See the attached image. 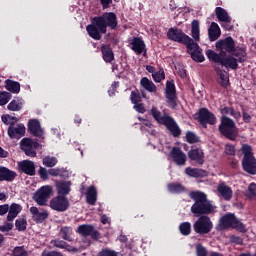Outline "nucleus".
<instances>
[{"mask_svg":"<svg viewBox=\"0 0 256 256\" xmlns=\"http://www.w3.org/2000/svg\"><path fill=\"white\" fill-rule=\"evenodd\" d=\"M167 37L171 41L186 45L187 52L191 55L194 61H197L198 63H203V61H205V56H203V52L201 48H199V44L195 43V41L185 34L183 30L179 28H170L167 32Z\"/></svg>","mask_w":256,"mask_h":256,"instance_id":"nucleus-1","label":"nucleus"},{"mask_svg":"<svg viewBox=\"0 0 256 256\" xmlns=\"http://www.w3.org/2000/svg\"><path fill=\"white\" fill-rule=\"evenodd\" d=\"M107 27H117V15L112 12L104 13L102 16L94 17L92 23L86 27L87 33L95 41H100L101 34L107 33Z\"/></svg>","mask_w":256,"mask_h":256,"instance_id":"nucleus-2","label":"nucleus"},{"mask_svg":"<svg viewBox=\"0 0 256 256\" xmlns=\"http://www.w3.org/2000/svg\"><path fill=\"white\" fill-rule=\"evenodd\" d=\"M190 197L195 201L191 207V212L194 215H211V213H215V206L207 199L206 193L194 191L190 193Z\"/></svg>","mask_w":256,"mask_h":256,"instance_id":"nucleus-3","label":"nucleus"},{"mask_svg":"<svg viewBox=\"0 0 256 256\" xmlns=\"http://www.w3.org/2000/svg\"><path fill=\"white\" fill-rule=\"evenodd\" d=\"M151 115L154 117L155 121L165 125L174 137H179V135H181V129H179L177 122H175L172 117L167 114H162L155 106L151 108Z\"/></svg>","mask_w":256,"mask_h":256,"instance_id":"nucleus-4","label":"nucleus"},{"mask_svg":"<svg viewBox=\"0 0 256 256\" xmlns=\"http://www.w3.org/2000/svg\"><path fill=\"white\" fill-rule=\"evenodd\" d=\"M219 131L230 141H235L239 137V129H237L235 122L227 116H222Z\"/></svg>","mask_w":256,"mask_h":256,"instance_id":"nucleus-5","label":"nucleus"},{"mask_svg":"<svg viewBox=\"0 0 256 256\" xmlns=\"http://www.w3.org/2000/svg\"><path fill=\"white\" fill-rule=\"evenodd\" d=\"M219 229H237L238 231H245V225L235 217L234 214H226L220 219Z\"/></svg>","mask_w":256,"mask_h":256,"instance_id":"nucleus-6","label":"nucleus"},{"mask_svg":"<svg viewBox=\"0 0 256 256\" xmlns=\"http://www.w3.org/2000/svg\"><path fill=\"white\" fill-rule=\"evenodd\" d=\"M193 229L198 235H207L213 230V221L209 216H200L193 224Z\"/></svg>","mask_w":256,"mask_h":256,"instance_id":"nucleus-7","label":"nucleus"},{"mask_svg":"<svg viewBox=\"0 0 256 256\" xmlns=\"http://www.w3.org/2000/svg\"><path fill=\"white\" fill-rule=\"evenodd\" d=\"M51 195H53V186L46 185L42 186L34 193L33 199L37 205L43 206L47 205Z\"/></svg>","mask_w":256,"mask_h":256,"instance_id":"nucleus-8","label":"nucleus"},{"mask_svg":"<svg viewBox=\"0 0 256 256\" xmlns=\"http://www.w3.org/2000/svg\"><path fill=\"white\" fill-rule=\"evenodd\" d=\"M70 205L69 199H67L65 196H56L50 200V207L59 213L67 211Z\"/></svg>","mask_w":256,"mask_h":256,"instance_id":"nucleus-9","label":"nucleus"},{"mask_svg":"<svg viewBox=\"0 0 256 256\" xmlns=\"http://www.w3.org/2000/svg\"><path fill=\"white\" fill-rule=\"evenodd\" d=\"M21 149L28 157H36L35 149H39V144L30 138H24L21 141Z\"/></svg>","mask_w":256,"mask_h":256,"instance_id":"nucleus-10","label":"nucleus"},{"mask_svg":"<svg viewBox=\"0 0 256 256\" xmlns=\"http://www.w3.org/2000/svg\"><path fill=\"white\" fill-rule=\"evenodd\" d=\"M198 121L201 125L207 127V123L209 125H215L217 123V118L215 117V114L211 113L206 108H202L199 111Z\"/></svg>","mask_w":256,"mask_h":256,"instance_id":"nucleus-11","label":"nucleus"},{"mask_svg":"<svg viewBox=\"0 0 256 256\" xmlns=\"http://www.w3.org/2000/svg\"><path fill=\"white\" fill-rule=\"evenodd\" d=\"M216 48L223 56L225 55V51L227 53H233L235 51V41H233V38L227 37L224 40L216 42Z\"/></svg>","mask_w":256,"mask_h":256,"instance_id":"nucleus-12","label":"nucleus"},{"mask_svg":"<svg viewBox=\"0 0 256 256\" xmlns=\"http://www.w3.org/2000/svg\"><path fill=\"white\" fill-rule=\"evenodd\" d=\"M166 99L169 107L174 109L175 105H177V95L175 93V84L171 81L166 83Z\"/></svg>","mask_w":256,"mask_h":256,"instance_id":"nucleus-13","label":"nucleus"},{"mask_svg":"<svg viewBox=\"0 0 256 256\" xmlns=\"http://www.w3.org/2000/svg\"><path fill=\"white\" fill-rule=\"evenodd\" d=\"M8 135L10 139H21L25 135V125L11 124L8 128Z\"/></svg>","mask_w":256,"mask_h":256,"instance_id":"nucleus-14","label":"nucleus"},{"mask_svg":"<svg viewBox=\"0 0 256 256\" xmlns=\"http://www.w3.org/2000/svg\"><path fill=\"white\" fill-rule=\"evenodd\" d=\"M30 213L32 215L33 221L36 223H43L47 217H49V212L47 210H39L37 207H31Z\"/></svg>","mask_w":256,"mask_h":256,"instance_id":"nucleus-15","label":"nucleus"},{"mask_svg":"<svg viewBox=\"0 0 256 256\" xmlns=\"http://www.w3.org/2000/svg\"><path fill=\"white\" fill-rule=\"evenodd\" d=\"M170 156L172 157L174 162L178 165H185V163L187 162V156L185 155V153H183V151H181V149L177 147H174L171 150Z\"/></svg>","mask_w":256,"mask_h":256,"instance_id":"nucleus-16","label":"nucleus"},{"mask_svg":"<svg viewBox=\"0 0 256 256\" xmlns=\"http://www.w3.org/2000/svg\"><path fill=\"white\" fill-rule=\"evenodd\" d=\"M189 159L192 161H196L199 165H203L205 163V154L203 153V150L199 148L191 149L188 152Z\"/></svg>","mask_w":256,"mask_h":256,"instance_id":"nucleus-17","label":"nucleus"},{"mask_svg":"<svg viewBox=\"0 0 256 256\" xmlns=\"http://www.w3.org/2000/svg\"><path fill=\"white\" fill-rule=\"evenodd\" d=\"M56 189L59 196L65 197L71 193V182L58 181L56 182Z\"/></svg>","mask_w":256,"mask_h":256,"instance_id":"nucleus-18","label":"nucleus"},{"mask_svg":"<svg viewBox=\"0 0 256 256\" xmlns=\"http://www.w3.org/2000/svg\"><path fill=\"white\" fill-rule=\"evenodd\" d=\"M18 167L23 173H26V175H35V163H33V161L24 160L19 162Z\"/></svg>","mask_w":256,"mask_h":256,"instance_id":"nucleus-19","label":"nucleus"},{"mask_svg":"<svg viewBox=\"0 0 256 256\" xmlns=\"http://www.w3.org/2000/svg\"><path fill=\"white\" fill-rule=\"evenodd\" d=\"M51 245L58 249H66L69 253H77L79 251L76 247H73L67 244V242L59 239L51 240Z\"/></svg>","mask_w":256,"mask_h":256,"instance_id":"nucleus-20","label":"nucleus"},{"mask_svg":"<svg viewBox=\"0 0 256 256\" xmlns=\"http://www.w3.org/2000/svg\"><path fill=\"white\" fill-rule=\"evenodd\" d=\"M28 129L34 137H43V129H41V124L37 120H30Z\"/></svg>","mask_w":256,"mask_h":256,"instance_id":"nucleus-21","label":"nucleus"},{"mask_svg":"<svg viewBox=\"0 0 256 256\" xmlns=\"http://www.w3.org/2000/svg\"><path fill=\"white\" fill-rule=\"evenodd\" d=\"M242 165L244 171L246 173H250V175H256V159L254 158H248L246 160H242Z\"/></svg>","mask_w":256,"mask_h":256,"instance_id":"nucleus-22","label":"nucleus"},{"mask_svg":"<svg viewBox=\"0 0 256 256\" xmlns=\"http://www.w3.org/2000/svg\"><path fill=\"white\" fill-rule=\"evenodd\" d=\"M217 191L225 201H231V198L233 197V190L229 186L220 184L217 187Z\"/></svg>","mask_w":256,"mask_h":256,"instance_id":"nucleus-23","label":"nucleus"},{"mask_svg":"<svg viewBox=\"0 0 256 256\" xmlns=\"http://www.w3.org/2000/svg\"><path fill=\"white\" fill-rule=\"evenodd\" d=\"M131 45V49L134 50L137 55H141V53L145 51V42L141 38H133Z\"/></svg>","mask_w":256,"mask_h":256,"instance_id":"nucleus-24","label":"nucleus"},{"mask_svg":"<svg viewBox=\"0 0 256 256\" xmlns=\"http://www.w3.org/2000/svg\"><path fill=\"white\" fill-rule=\"evenodd\" d=\"M208 35L210 41H217L219 37H221V28H219V24L212 22L210 28L208 29Z\"/></svg>","mask_w":256,"mask_h":256,"instance_id":"nucleus-25","label":"nucleus"},{"mask_svg":"<svg viewBox=\"0 0 256 256\" xmlns=\"http://www.w3.org/2000/svg\"><path fill=\"white\" fill-rule=\"evenodd\" d=\"M140 85L149 93H157V86H155V83H153V81L149 80L147 77H143L141 79Z\"/></svg>","mask_w":256,"mask_h":256,"instance_id":"nucleus-26","label":"nucleus"},{"mask_svg":"<svg viewBox=\"0 0 256 256\" xmlns=\"http://www.w3.org/2000/svg\"><path fill=\"white\" fill-rule=\"evenodd\" d=\"M17 174L5 167H0V181H13Z\"/></svg>","mask_w":256,"mask_h":256,"instance_id":"nucleus-27","label":"nucleus"},{"mask_svg":"<svg viewBox=\"0 0 256 256\" xmlns=\"http://www.w3.org/2000/svg\"><path fill=\"white\" fill-rule=\"evenodd\" d=\"M23 208L21 205L13 203L8 209L7 221H13Z\"/></svg>","mask_w":256,"mask_h":256,"instance_id":"nucleus-28","label":"nucleus"},{"mask_svg":"<svg viewBox=\"0 0 256 256\" xmlns=\"http://www.w3.org/2000/svg\"><path fill=\"white\" fill-rule=\"evenodd\" d=\"M220 65H223L224 67H229L230 69H237V67H239V64H237L236 58L232 56L225 58V55L222 56Z\"/></svg>","mask_w":256,"mask_h":256,"instance_id":"nucleus-29","label":"nucleus"},{"mask_svg":"<svg viewBox=\"0 0 256 256\" xmlns=\"http://www.w3.org/2000/svg\"><path fill=\"white\" fill-rule=\"evenodd\" d=\"M216 16L222 23H231V17L227 11L221 7H217L215 10Z\"/></svg>","mask_w":256,"mask_h":256,"instance_id":"nucleus-30","label":"nucleus"},{"mask_svg":"<svg viewBox=\"0 0 256 256\" xmlns=\"http://www.w3.org/2000/svg\"><path fill=\"white\" fill-rule=\"evenodd\" d=\"M86 201L89 205H95L97 203V189L95 187H89L86 194Z\"/></svg>","mask_w":256,"mask_h":256,"instance_id":"nucleus-31","label":"nucleus"},{"mask_svg":"<svg viewBox=\"0 0 256 256\" xmlns=\"http://www.w3.org/2000/svg\"><path fill=\"white\" fill-rule=\"evenodd\" d=\"M101 52H102V55H103V59L106 63H111V61H113V59H115V56L113 54V50H111V48H109V46L103 45L101 47Z\"/></svg>","mask_w":256,"mask_h":256,"instance_id":"nucleus-32","label":"nucleus"},{"mask_svg":"<svg viewBox=\"0 0 256 256\" xmlns=\"http://www.w3.org/2000/svg\"><path fill=\"white\" fill-rule=\"evenodd\" d=\"M59 235L64 241H73V238L71 237V235H73V229L69 226H63L60 229Z\"/></svg>","mask_w":256,"mask_h":256,"instance_id":"nucleus-33","label":"nucleus"},{"mask_svg":"<svg viewBox=\"0 0 256 256\" xmlns=\"http://www.w3.org/2000/svg\"><path fill=\"white\" fill-rule=\"evenodd\" d=\"M5 88L7 89V91H10V93H19V91H21V84H19V82H15L13 80H6V86Z\"/></svg>","mask_w":256,"mask_h":256,"instance_id":"nucleus-34","label":"nucleus"},{"mask_svg":"<svg viewBox=\"0 0 256 256\" xmlns=\"http://www.w3.org/2000/svg\"><path fill=\"white\" fill-rule=\"evenodd\" d=\"M217 75H218L217 81L219 85H221L222 87H227V85H229V74L227 72L218 70Z\"/></svg>","mask_w":256,"mask_h":256,"instance_id":"nucleus-35","label":"nucleus"},{"mask_svg":"<svg viewBox=\"0 0 256 256\" xmlns=\"http://www.w3.org/2000/svg\"><path fill=\"white\" fill-rule=\"evenodd\" d=\"M185 173L189 175V177H205V175H207L206 171L191 167L186 168Z\"/></svg>","mask_w":256,"mask_h":256,"instance_id":"nucleus-36","label":"nucleus"},{"mask_svg":"<svg viewBox=\"0 0 256 256\" xmlns=\"http://www.w3.org/2000/svg\"><path fill=\"white\" fill-rule=\"evenodd\" d=\"M78 233L83 235V237H88V235H93V233H95V228L91 225H80L78 227Z\"/></svg>","mask_w":256,"mask_h":256,"instance_id":"nucleus-37","label":"nucleus"},{"mask_svg":"<svg viewBox=\"0 0 256 256\" xmlns=\"http://www.w3.org/2000/svg\"><path fill=\"white\" fill-rule=\"evenodd\" d=\"M222 115H231V117H234L236 121H239L241 119V112L235 111L233 108L224 107L221 109Z\"/></svg>","mask_w":256,"mask_h":256,"instance_id":"nucleus-38","label":"nucleus"},{"mask_svg":"<svg viewBox=\"0 0 256 256\" xmlns=\"http://www.w3.org/2000/svg\"><path fill=\"white\" fill-rule=\"evenodd\" d=\"M241 151L244 155L243 161H246L247 159H253L255 157L253 156V148H251V146L248 144L242 145Z\"/></svg>","mask_w":256,"mask_h":256,"instance_id":"nucleus-39","label":"nucleus"},{"mask_svg":"<svg viewBox=\"0 0 256 256\" xmlns=\"http://www.w3.org/2000/svg\"><path fill=\"white\" fill-rule=\"evenodd\" d=\"M191 37L194 39V41H199L200 39V29L198 20H194L192 22Z\"/></svg>","mask_w":256,"mask_h":256,"instance_id":"nucleus-40","label":"nucleus"},{"mask_svg":"<svg viewBox=\"0 0 256 256\" xmlns=\"http://www.w3.org/2000/svg\"><path fill=\"white\" fill-rule=\"evenodd\" d=\"M9 111H21L23 108V100L21 99H16L12 100L8 106H7Z\"/></svg>","mask_w":256,"mask_h":256,"instance_id":"nucleus-41","label":"nucleus"},{"mask_svg":"<svg viewBox=\"0 0 256 256\" xmlns=\"http://www.w3.org/2000/svg\"><path fill=\"white\" fill-rule=\"evenodd\" d=\"M232 54L237 58L236 61L240 63H243L247 57V52L243 48H235Z\"/></svg>","mask_w":256,"mask_h":256,"instance_id":"nucleus-42","label":"nucleus"},{"mask_svg":"<svg viewBox=\"0 0 256 256\" xmlns=\"http://www.w3.org/2000/svg\"><path fill=\"white\" fill-rule=\"evenodd\" d=\"M206 55H207L208 59H210V61H214V63H220L221 64V61L223 59V55H221V52H220V54H217L213 50H207Z\"/></svg>","mask_w":256,"mask_h":256,"instance_id":"nucleus-43","label":"nucleus"},{"mask_svg":"<svg viewBox=\"0 0 256 256\" xmlns=\"http://www.w3.org/2000/svg\"><path fill=\"white\" fill-rule=\"evenodd\" d=\"M43 165H45V167H55V165H57V158L53 156H45L43 158Z\"/></svg>","mask_w":256,"mask_h":256,"instance_id":"nucleus-44","label":"nucleus"},{"mask_svg":"<svg viewBox=\"0 0 256 256\" xmlns=\"http://www.w3.org/2000/svg\"><path fill=\"white\" fill-rule=\"evenodd\" d=\"M180 232L182 235H190L191 234V223L189 222H183L179 226Z\"/></svg>","mask_w":256,"mask_h":256,"instance_id":"nucleus-45","label":"nucleus"},{"mask_svg":"<svg viewBox=\"0 0 256 256\" xmlns=\"http://www.w3.org/2000/svg\"><path fill=\"white\" fill-rule=\"evenodd\" d=\"M152 78L154 79L155 83H161L163 79H165V71L160 69L158 72H154L152 74Z\"/></svg>","mask_w":256,"mask_h":256,"instance_id":"nucleus-46","label":"nucleus"},{"mask_svg":"<svg viewBox=\"0 0 256 256\" xmlns=\"http://www.w3.org/2000/svg\"><path fill=\"white\" fill-rule=\"evenodd\" d=\"M11 100V93L0 91V105H7Z\"/></svg>","mask_w":256,"mask_h":256,"instance_id":"nucleus-47","label":"nucleus"},{"mask_svg":"<svg viewBox=\"0 0 256 256\" xmlns=\"http://www.w3.org/2000/svg\"><path fill=\"white\" fill-rule=\"evenodd\" d=\"M15 225L18 231H25L27 229V220L25 218H19L16 220Z\"/></svg>","mask_w":256,"mask_h":256,"instance_id":"nucleus-48","label":"nucleus"},{"mask_svg":"<svg viewBox=\"0 0 256 256\" xmlns=\"http://www.w3.org/2000/svg\"><path fill=\"white\" fill-rule=\"evenodd\" d=\"M168 190L170 193H182V191H185V188L180 184H169Z\"/></svg>","mask_w":256,"mask_h":256,"instance_id":"nucleus-49","label":"nucleus"},{"mask_svg":"<svg viewBox=\"0 0 256 256\" xmlns=\"http://www.w3.org/2000/svg\"><path fill=\"white\" fill-rule=\"evenodd\" d=\"M13 255L14 256H29V253L23 246H17L13 250Z\"/></svg>","mask_w":256,"mask_h":256,"instance_id":"nucleus-50","label":"nucleus"},{"mask_svg":"<svg viewBox=\"0 0 256 256\" xmlns=\"http://www.w3.org/2000/svg\"><path fill=\"white\" fill-rule=\"evenodd\" d=\"M98 256H119V253H117L115 250L105 248L98 253Z\"/></svg>","mask_w":256,"mask_h":256,"instance_id":"nucleus-51","label":"nucleus"},{"mask_svg":"<svg viewBox=\"0 0 256 256\" xmlns=\"http://www.w3.org/2000/svg\"><path fill=\"white\" fill-rule=\"evenodd\" d=\"M2 122L5 125H13V123H17V118L10 116V115H3Z\"/></svg>","mask_w":256,"mask_h":256,"instance_id":"nucleus-52","label":"nucleus"},{"mask_svg":"<svg viewBox=\"0 0 256 256\" xmlns=\"http://www.w3.org/2000/svg\"><path fill=\"white\" fill-rule=\"evenodd\" d=\"M246 195L250 199H253V197H256V184L255 183H251L249 185Z\"/></svg>","mask_w":256,"mask_h":256,"instance_id":"nucleus-53","label":"nucleus"},{"mask_svg":"<svg viewBox=\"0 0 256 256\" xmlns=\"http://www.w3.org/2000/svg\"><path fill=\"white\" fill-rule=\"evenodd\" d=\"M130 99H131L133 105H137V104L141 103V94H139V92H137V91H133L130 95Z\"/></svg>","mask_w":256,"mask_h":256,"instance_id":"nucleus-54","label":"nucleus"},{"mask_svg":"<svg viewBox=\"0 0 256 256\" xmlns=\"http://www.w3.org/2000/svg\"><path fill=\"white\" fill-rule=\"evenodd\" d=\"M186 141L188 143H197L199 141V137H197V135H195L193 132H187Z\"/></svg>","mask_w":256,"mask_h":256,"instance_id":"nucleus-55","label":"nucleus"},{"mask_svg":"<svg viewBox=\"0 0 256 256\" xmlns=\"http://www.w3.org/2000/svg\"><path fill=\"white\" fill-rule=\"evenodd\" d=\"M151 127H153V124H151V121L144 120V122L141 125V130L147 131L148 133H152Z\"/></svg>","mask_w":256,"mask_h":256,"instance_id":"nucleus-56","label":"nucleus"},{"mask_svg":"<svg viewBox=\"0 0 256 256\" xmlns=\"http://www.w3.org/2000/svg\"><path fill=\"white\" fill-rule=\"evenodd\" d=\"M38 173L40 175V178L44 181H47L49 179V171H47V169H45L44 167H40Z\"/></svg>","mask_w":256,"mask_h":256,"instance_id":"nucleus-57","label":"nucleus"},{"mask_svg":"<svg viewBox=\"0 0 256 256\" xmlns=\"http://www.w3.org/2000/svg\"><path fill=\"white\" fill-rule=\"evenodd\" d=\"M225 153L226 155H235V146L233 144H226Z\"/></svg>","mask_w":256,"mask_h":256,"instance_id":"nucleus-58","label":"nucleus"},{"mask_svg":"<svg viewBox=\"0 0 256 256\" xmlns=\"http://www.w3.org/2000/svg\"><path fill=\"white\" fill-rule=\"evenodd\" d=\"M11 229H13V225L9 222H6L0 226V231L2 233H7V231H11Z\"/></svg>","mask_w":256,"mask_h":256,"instance_id":"nucleus-59","label":"nucleus"},{"mask_svg":"<svg viewBox=\"0 0 256 256\" xmlns=\"http://www.w3.org/2000/svg\"><path fill=\"white\" fill-rule=\"evenodd\" d=\"M197 256H207V250L201 244H197Z\"/></svg>","mask_w":256,"mask_h":256,"instance_id":"nucleus-60","label":"nucleus"},{"mask_svg":"<svg viewBox=\"0 0 256 256\" xmlns=\"http://www.w3.org/2000/svg\"><path fill=\"white\" fill-rule=\"evenodd\" d=\"M42 256H63L61 252L44 250Z\"/></svg>","mask_w":256,"mask_h":256,"instance_id":"nucleus-61","label":"nucleus"},{"mask_svg":"<svg viewBox=\"0 0 256 256\" xmlns=\"http://www.w3.org/2000/svg\"><path fill=\"white\" fill-rule=\"evenodd\" d=\"M48 174L51 175L52 177H59V175H61V169L52 168V169L48 170Z\"/></svg>","mask_w":256,"mask_h":256,"instance_id":"nucleus-62","label":"nucleus"},{"mask_svg":"<svg viewBox=\"0 0 256 256\" xmlns=\"http://www.w3.org/2000/svg\"><path fill=\"white\" fill-rule=\"evenodd\" d=\"M134 109L135 111H137L138 113H145V105L143 103H138V104H134Z\"/></svg>","mask_w":256,"mask_h":256,"instance_id":"nucleus-63","label":"nucleus"},{"mask_svg":"<svg viewBox=\"0 0 256 256\" xmlns=\"http://www.w3.org/2000/svg\"><path fill=\"white\" fill-rule=\"evenodd\" d=\"M9 212L8 204L0 205V215H5Z\"/></svg>","mask_w":256,"mask_h":256,"instance_id":"nucleus-64","label":"nucleus"}]
</instances>
